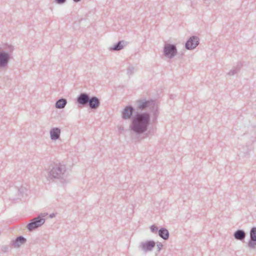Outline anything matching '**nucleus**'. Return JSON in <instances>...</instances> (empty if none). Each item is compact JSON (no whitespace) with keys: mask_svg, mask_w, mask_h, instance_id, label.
Returning <instances> with one entry per match:
<instances>
[{"mask_svg":"<svg viewBox=\"0 0 256 256\" xmlns=\"http://www.w3.org/2000/svg\"><path fill=\"white\" fill-rule=\"evenodd\" d=\"M135 68L133 66H129L127 68V74L129 76H132L134 72Z\"/></svg>","mask_w":256,"mask_h":256,"instance_id":"17","label":"nucleus"},{"mask_svg":"<svg viewBox=\"0 0 256 256\" xmlns=\"http://www.w3.org/2000/svg\"><path fill=\"white\" fill-rule=\"evenodd\" d=\"M46 178L49 181L59 180L62 184L66 183L67 173L66 166L60 163L52 166Z\"/></svg>","mask_w":256,"mask_h":256,"instance_id":"2","label":"nucleus"},{"mask_svg":"<svg viewBox=\"0 0 256 256\" xmlns=\"http://www.w3.org/2000/svg\"><path fill=\"white\" fill-rule=\"evenodd\" d=\"M82 0H73V1L74 2H80Z\"/></svg>","mask_w":256,"mask_h":256,"instance_id":"23","label":"nucleus"},{"mask_svg":"<svg viewBox=\"0 0 256 256\" xmlns=\"http://www.w3.org/2000/svg\"><path fill=\"white\" fill-rule=\"evenodd\" d=\"M14 50V46L12 44H6L2 49L0 48V68L7 66L12 58Z\"/></svg>","mask_w":256,"mask_h":256,"instance_id":"4","label":"nucleus"},{"mask_svg":"<svg viewBox=\"0 0 256 256\" xmlns=\"http://www.w3.org/2000/svg\"><path fill=\"white\" fill-rule=\"evenodd\" d=\"M146 245L148 246L146 248V250H150L152 247L154 246V241H150L146 243Z\"/></svg>","mask_w":256,"mask_h":256,"instance_id":"18","label":"nucleus"},{"mask_svg":"<svg viewBox=\"0 0 256 256\" xmlns=\"http://www.w3.org/2000/svg\"><path fill=\"white\" fill-rule=\"evenodd\" d=\"M14 240H26V239L22 236H18Z\"/></svg>","mask_w":256,"mask_h":256,"instance_id":"21","label":"nucleus"},{"mask_svg":"<svg viewBox=\"0 0 256 256\" xmlns=\"http://www.w3.org/2000/svg\"><path fill=\"white\" fill-rule=\"evenodd\" d=\"M44 217V216L41 214L38 216L31 220L30 222L26 226L28 230L32 232L42 226L46 221Z\"/></svg>","mask_w":256,"mask_h":256,"instance_id":"5","label":"nucleus"},{"mask_svg":"<svg viewBox=\"0 0 256 256\" xmlns=\"http://www.w3.org/2000/svg\"><path fill=\"white\" fill-rule=\"evenodd\" d=\"M199 44V38L196 36H192L186 42L185 48L188 50H194Z\"/></svg>","mask_w":256,"mask_h":256,"instance_id":"7","label":"nucleus"},{"mask_svg":"<svg viewBox=\"0 0 256 256\" xmlns=\"http://www.w3.org/2000/svg\"><path fill=\"white\" fill-rule=\"evenodd\" d=\"M206 0H204V2H205V3H206Z\"/></svg>","mask_w":256,"mask_h":256,"instance_id":"25","label":"nucleus"},{"mask_svg":"<svg viewBox=\"0 0 256 256\" xmlns=\"http://www.w3.org/2000/svg\"><path fill=\"white\" fill-rule=\"evenodd\" d=\"M128 44L124 40H120L116 43L113 46L110 48L111 51H118L124 48V46Z\"/></svg>","mask_w":256,"mask_h":256,"instance_id":"10","label":"nucleus"},{"mask_svg":"<svg viewBox=\"0 0 256 256\" xmlns=\"http://www.w3.org/2000/svg\"><path fill=\"white\" fill-rule=\"evenodd\" d=\"M242 67V64H238L235 67L233 68L228 72V74L230 76H234L240 72Z\"/></svg>","mask_w":256,"mask_h":256,"instance_id":"15","label":"nucleus"},{"mask_svg":"<svg viewBox=\"0 0 256 256\" xmlns=\"http://www.w3.org/2000/svg\"><path fill=\"white\" fill-rule=\"evenodd\" d=\"M20 242L22 243L24 241L20 240L19 241Z\"/></svg>","mask_w":256,"mask_h":256,"instance_id":"24","label":"nucleus"},{"mask_svg":"<svg viewBox=\"0 0 256 256\" xmlns=\"http://www.w3.org/2000/svg\"><path fill=\"white\" fill-rule=\"evenodd\" d=\"M136 110H144L148 108L152 112L153 122H154L158 116V106L155 100H146V98H140L136 101Z\"/></svg>","mask_w":256,"mask_h":256,"instance_id":"3","label":"nucleus"},{"mask_svg":"<svg viewBox=\"0 0 256 256\" xmlns=\"http://www.w3.org/2000/svg\"><path fill=\"white\" fill-rule=\"evenodd\" d=\"M246 236V234L242 230H238L234 234V237L236 240H244Z\"/></svg>","mask_w":256,"mask_h":256,"instance_id":"12","label":"nucleus"},{"mask_svg":"<svg viewBox=\"0 0 256 256\" xmlns=\"http://www.w3.org/2000/svg\"><path fill=\"white\" fill-rule=\"evenodd\" d=\"M177 48L174 44H167L164 47V55L171 59L177 54Z\"/></svg>","mask_w":256,"mask_h":256,"instance_id":"6","label":"nucleus"},{"mask_svg":"<svg viewBox=\"0 0 256 256\" xmlns=\"http://www.w3.org/2000/svg\"><path fill=\"white\" fill-rule=\"evenodd\" d=\"M134 108L131 105L126 106L121 112L122 118L123 120H128L132 118L131 123L130 124V129L134 134L140 135L146 132L150 124V114L148 112H138L134 113Z\"/></svg>","mask_w":256,"mask_h":256,"instance_id":"1","label":"nucleus"},{"mask_svg":"<svg viewBox=\"0 0 256 256\" xmlns=\"http://www.w3.org/2000/svg\"><path fill=\"white\" fill-rule=\"evenodd\" d=\"M66 0H54V2L58 4H63Z\"/></svg>","mask_w":256,"mask_h":256,"instance_id":"20","label":"nucleus"},{"mask_svg":"<svg viewBox=\"0 0 256 256\" xmlns=\"http://www.w3.org/2000/svg\"><path fill=\"white\" fill-rule=\"evenodd\" d=\"M88 106L91 110H96L100 104V98L96 96H90Z\"/></svg>","mask_w":256,"mask_h":256,"instance_id":"9","label":"nucleus"},{"mask_svg":"<svg viewBox=\"0 0 256 256\" xmlns=\"http://www.w3.org/2000/svg\"><path fill=\"white\" fill-rule=\"evenodd\" d=\"M60 130L58 128H52L50 130V138L52 140H58L60 137Z\"/></svg>","mask_w":256,"mask_h":256,"instance_id":"11","label":"nucleus"},{"mask_svg":"<svg viewBox=\"0 0 256 256\" xmlns=\"http://www.w3.org/2000/svg\"><path fill=\"white\" fill-rule=\"evenodd\" d=\"M90 95L86 92L80 93L76 98V102L82 106H88Z\"/></svg>","mask_w":256,"mask_h":256,"instance_id":"8","label":"nucleus"},{"mask_svg":"<svg viewBox=\"0 0 256 256\" xmlns=\"http://www.w3.org/2000/svg\"><path fill=\"white\" fill-rule=\"evenodd\" d=\"M250 240H256V227H252L250 230Z\"/></svg>","mask_w":256,"mask_h":256,"instance_id":"16","label":"nucleus"},{"mask_svg":"<svg viewBox=\"0 0 256 256\" xmlns=\"http://www.w3.org/2000/svg\"><path fill=\"white\" fill-rule=\"evenodd\" d=\"M150 230L153 233H157L158 232L159 230L158 227L155 225H152L150 226Z\"/></svg>","mask_w":256,"mask_h":256,"instance_id":"19","label":"nucleus"},{"mask_svg":"<svg viewBox=\"0 0 256 256\" xmlns=\"http://www.w3.org/2000/svg\"><path fill=\"white\" fill-rule=\"evenodd\" d=\"M66 104L67 100L66 98H61L56 102L55 106L56 108L62 109L65 107Z\"/></svg>","mask_w":256,"mask_h":256,"instance_id":"14","label":"nucleus"},{"mask_svg":"<svg viewBox=\"0 0 256 256\" xmlns=\"http://www.w3.org/2000/svg\"><path fill=\"white\" fill-rule=\"evenodd\" d=\"M119 132H122V130H124V128L122 126H120L118 128Z\"/></svg>","mask_w":256,"mask_h":256,"instance_id":"22","label":"nucleus"},{"mask_svg":"<svg viewBox=\"0 0 256 256\" xmlns=\"http://www.w3.org/2000/svg\"><path fill=\"white\" fill-rule=\"evenodd\" d=\"M158 236L164 240H167L170 236L169 232L167 229L161 228L158 230Z\"/></svg>","mask_w":256,"mask_h":256,"instance_id":"13","label":"nucleus"}]
</instances>
